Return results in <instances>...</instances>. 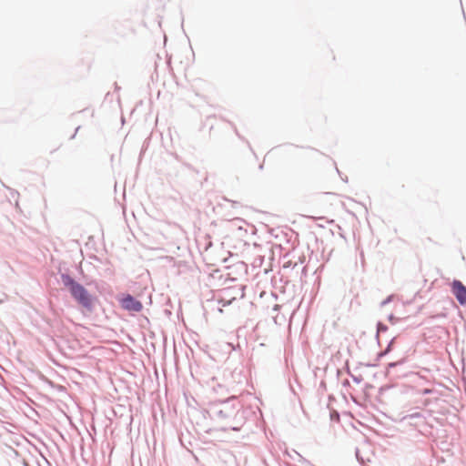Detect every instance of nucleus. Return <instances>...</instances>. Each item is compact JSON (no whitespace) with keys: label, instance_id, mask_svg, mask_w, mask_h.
<instances>
[{"label":"nucleus","instance_id":"1","mask_svg":"<svg viewBox=\"0 0 466 466\" xmlns=\"http://www.w3.org/2000/svg\"><path fill=\"white\" fill-rule=\"evenodd\" d=\"M62 280L66 289L78 304L88 309L92 308L94 298L85 287L72 279L69 276H63Z\"/></svg>","mask_w":466,"mask_h":466},{"label":"nucleus","instance_id":"2","mask_svg":"<svg viewBox=\"0 0 466 466\" xmlns=\"http://www.w3.org/2000/svg\"><path fill=\"white\" fill-rule=\"evenodd\" d=\"M451 291L461 305H466V287L460 280H453Z\"/></svg>","mask_w":466,"mask_h":466},{"label":"nucleus","instance_id":"3","mask_svg":"<svg viewBox=\"0 0 466 466\" xmlns=\"http://www.w3.org/2000/svg\"><path fill=\"white\" fill-rule=\"evenodd\" d=\"M121 306L127 310L138 312L142 309V303L135 299L131 295H127L121 299Z\"/></svg>","mask_w":466,"mask_h":466},{"label":"nucleus","instance_id":"4","mask_svg":"<svg viewBox=\"0 0 466 466\" xmlns=\"http://www.w3.org/2000/svg\"><path fill=\"white\" fill-rule=\"evenodd\" d=\"M391 343L389 345L388 349H386L385 353H387L390 350Z\"/></svg>","mask_w":466,"mask_h":466}]
</instances>
